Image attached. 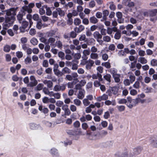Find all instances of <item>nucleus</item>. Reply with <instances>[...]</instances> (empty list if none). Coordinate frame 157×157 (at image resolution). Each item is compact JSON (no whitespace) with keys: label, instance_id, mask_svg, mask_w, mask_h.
Masks as SVG:
<instances>
[{"label":"nucleus","instance_id":"nucleus-26","mask_svg":"<svg viewBox=\"0 0 157 157\" xmlns=\"http://www.w3.org/2000/svg\"><path fill=\"white\" fill-rule=\"evenodd\" d=\"M43 91L46 95H48L50 97L52 91H50L48 88L45 87L43 88Z\"/></svg>","mask_w":157,"mask_h":157},{"label":"nucleus","instance_id":"nucleus-35","mask_svg":"<svg viewBox=\"0 0 157 157\" xmlns=\"http://www.w3.org/2000/svg\"><path fill=\"white\" fill-rule=\"evenodd\" d=\"M56 10L59 15L62 16L64 15L65 13L64 11L62 10L61 8H57Z\"/></svg>","mask_w":157,"mask_h":157},{"label":"nucleus","instance_id":"nucleus-3","mask_svg":"<svg viewBox=\"0 0 157 157\" xmlns=\"http://www.w3.org/2000/svg\"><path fill=\"white\" fill-rule=\"evenodd\" d=\"M35 6V4L33 3H29L28 6H25L22 7L21 10L23 11L24 12L26 13L27 11L29 13H31L32 12V9Z\"/></svg>","mask_w":157,"mask_h":157},{"label":"nucleus","instance_id":"nucleus-40","mask_svg":"<svg viewBox=\"0 0 157 157\" xmlns=\"http://www.w3.org/2000/svg\"><path fill=\"white\" fill-rule=\"evenodd\" d=\"M109 12L106 10H104L103 12V19L104 20L106 19V17L108 16L109 14Z\"/></svg>","mask_w":157,"mask_h":157},{"label":"nucleus","instance_id":"nucleus-14","mask_svg":"<svg viewBox=\"0 0 157 157\" xmlns=\"http://www.w3.org/2000/svg\"><path fill=\"white\" fill-rule=\"evenodd\" d=\"M25 14L26 13L24 12L21 10L19 12L17 16V18L20 23H21V21L24 15H25Z\"/></svg>","mask_w":157,"mask_h":157},{"label":"nucleus","instance_id":"nucleus-2","mask_svg":"<svg viewBox=\"0 0 157 157\" xmlns=\"http://www.w3.org/2000/svg\"><path fill=\"white\" fill-rule=\"evenodd\" d=\"M137 105L136 98L135 99H132L130 97H127L126 105L129 108L131 109Z\"/></svg>","mask_w":157,"mask_h":157},{"label":"nucleus","instance_id":"nucleus-6","mask_svg":"<svg viewBox=\"0 0 157 157\" xmlns=\"http://www.w3.org/2000/svg\"><path fill=\"white\" fill-rule=\"evenodd\" d=\"M150 144L154 148H157V136H154L149 139Z\"/></svg>","mask_w":157,"mask_h":157},{"label":"nucleus","instance_id":"nucleus-21","mask_svg":"<svg viewBox=\"0 0 157 157\" xmlns=\"http://www.w3.org/2000/svg\"><path fill=\"white\" fill-rule=\"evenodd\" d=\"M43 82L44 84H47V87L49 88H52L53 86V82L50 80H45Z\"/></svg>","mask_w":157,"mask_h":157},{"label":"nucleus","instance_id":"nucleus-27","mask_svg":"<svg viewBox=\"0 0 157 157\" xmlns=\"http://www.w3.org/2000/svg\"><path fill=\"white\" fill-rule=\"evenodd\" d=\"M108 71L110 72L113 76L117 74V70L115 68H111L108 70Z\"/></svg>","mask_w":157,"mask_h":157},{"label":"nucleus","instance_id":"nucleus-20","mask_svg":"<svg viewBox=\"0 0 157 157\" xmlns=\"http://www.w3.org/2000/svg\"><path fill=\"white\" fill-rule=\"evenodd\" d=\"M92 77L93 79H97L98 78L99 82L102 80L101 75L98 73L97 74L93 75H92Z\"/></svg>","mask_w":157,"mask_h":157},{"label":"nucleus","instance_id":"nucleus-36","mask_svg":"<svg viewBox=\"0 0 157 157\" xmlns=\"http://www.w3.org/2000/svg\"><path fill=\"white\" fill-rule=\"evenodd\" d=\"M104 78L108 82L109 84L111 82V75L109 74H107L105 75L104 76Z\"/></svg>","mask_w":157,"mask_h":157},{"label":"nucleus","instance_id":"nucleus-16","mask_svg":"<svg viewBox=\"0 0 157 157\" xmlns=\"http://www.w3.org/2000/svg\"><path fill=\"white\" fill-rule=\"evenodd\" d=\"M108 99V96L107 94H104L103 95L97 97L96 98L97 101H100L102 100H107Z\"/></svg>","mask_w":157,"mask_h":157},{"label":"nucleus","instance_id":"nucleus-47","mask_svg":"<svg viewBox=\"0 0 157 157\" xmlns=\"http://www.w3.org/2000/svg\"><path fill=\"white\" fill-rule=\"evenodd\" d=\"M103 39L104 41L109 42L110 41L111 39L109 36H105L103 37Z\"/></svg>","mask_w":157,"mask_h":157},{"label":"nucleus","instance_id":"nucleus-19","mask_svg":"<svg viewBox=\"0 0 157 157\" xmlns=\"http://www.w3.org/2000/svg\"><path fill=\"white\" fill-rule=\"evenodd\" d=\"M138 62L142 64H146L147 62V59L144 57H140L138 59Z\"/></svg>","mask_w":157,"mask_h":157},{"label":"nucleus","instance_id":"nucleus-23","mask_svg":"<svg viewBox=\"0 0 157 157\" xmlns=\"http://www.w3.org/2000/svg\"><path fill=\"white\" fill-rule=\"evenodd\" d=\"M94 37L97 40L101 39L102 38V36L99 33L98 31H95L94 32L93 34Z\"/></svg>","mask_w":157,"mask_h":157},{"label":"nucleus","instance_id":"nucleus-39","mask_svg":"<svg viewBox=\"0 0 157 157\" xmlns=\"http://www.w3.org/2000/svg\"><path fill=\"white\" fill-rule=\"evenodd\" d=\"M121 36V32L120 31H118L115 34L114 37L116 39L118 40L120 39Z\"/></svg>","mask_w":157,"mask_h":157},{"label":"nucleus","instance_id":"nucleus-22","mask_svg":"<svg viewBox=\"0 0 157 157\" xmlns=\"http://www.w3.org/2000/svg\"><path fill=\"white\" fill-rule=\"evenodd\" d=\"M53 97L55 98L58 99L60 98L61 97L60 94L58 93H54L52 91L50 97Z\"/></svg>","mask_w":157,"mask_h":157},{"label":"nucleus","instance_id":"nucleus-64","mask_svg":"<svg viewBox=\"0 0 157 157\" xmlns=\"http://www.w3.org/2000/svg\"><path fill=\"white\" fill-rule=\"evenodd\" d=\"M109 50L111 51H114L115 50V46L113 44H110L108 48Z\"/></svg>","mask_w":157,"mask_h":157},{"label":"nucleus","instance_id":"nucleus-42","mask_svg":"<svg viewBox=\"0 0 157 157\" xmlns=\"http://www.w3.org/2000/svg\"><path fill=\"white\" fill-rule=\"evenodd\" d=\"M25 63L26 64H28L31 63L32 61L30 57L27 56L24 60Z\"/></svg>","mask_w":157,"mask_h":157},{"label":"nucleus","instance_id":"nucleus-49","mask_svg":"<svg viewBox=\"0 0 157 157\" xmlns=\"http://www.w3.org/2000/svg\"><path fill=\"white\" fill-rule=\"evenodd\" d=\"M111 90L112 93L114 94H116L117 93L118 89L117 87H114L111 88Z\"/></svg>","mask_w":157,"mask_h":157},{"label":"nucleus","instance_id":"nucleus-37","mask_svg":"<svg viewBox=\"0 0 157 157\" xmlns=\"http://www.w3.org/2000/svg\"><path fill=\"white\" fill-rule=\"evenodd\" d=\"M5 23L4 24L3 28L5 29H7V28L9 27L10 26L12 25L13 23H10V22H7L6 21V19H5Z\"/></svg>","mask_w":157,"mask_h":157},{"label":"nucleus","instance_id":"nucleus-52","mask_svg":"<svg viewBox=\"0 0 157 157\" xmlns=\"http://www.w3.org/2000/svg\"><path fill=\"white\" fill-rule=\"evenodd\" d=\"M81 23V20L79 18H76L74 20V23L76 25H78Z\"/></svg>","mask_w":157,"mask_h":157},{"label":"nucleus","instance_id":"nucleus-30","mask_svg":"<svg viewBox=\"0 0 157 157\" xmlns=\"http://www.w3.org/2000/svg\"><path fill=\"white\" fill-rule=\"evenodd\" d=\"M120 75L119 74H117L113 76L114 81L116 82H119L120 81Z\"/></svg>","mask_w":157,"mask_h":157},{"label":"nucleus","instance_id":"nucleus-25","mask_svg":"<svg viewBox=\"0 0 157 157\" xmlns=\"http://www.w3.org/2000/svg\"><path fill=\"white\" fill-rule=\"evenodd\" d=\"M157 13V9H153L149 10V15L150 17L155 16Z\"/></svg>","mask_w":157,"mask_h":157},{"label":"nucleus","instance_id":"nucleus-63","mask_svg":"<svg viewBox=\"0 0 157 157\" xmlns=\"http://www.w3.org/2000/svg\"><path fill=\"white\" fill-rule=\"evenodd\" d=\"M145 99H142L139 98H136V101L137 104L139 102H141V103H143L145 101Z\"/></svg>","mask_w":157,"mask_h":157},{"label":"nucleus","instance_id":"nucleus-45","mask_svg":"<svg viewBox=\"0 0 157 157\" xmlns=\"http://www.w3.org/2000/svg\"><path fill=\"white\" fill-rule=\"evenodd\" d=\"M82 102L84 105L85 106H87L90 104V102L86 98H84L82 101Z\"/></svg>","mask_w":157,"mask_h":157},{"label":"nucleus","instance_id":"nucleus-46","mask_svg":"<svg viewBox=\"0 0 157 157\" xmlns=\"http://www.w3.org/2000/svg\"><path fill=\"white\" fill-rule=\"evenodd\" d=\"M117 108L118 109V110L120 112H122L124 110L125 107L124 105H117Z\"/></svg>","mask_w":157,"mask_h":157},{"label":"nucleus","instance_id":"nucleus-34","mask_svg":"<svg viewBox=\"0 0 157 157\" xmlns=\"http://www.w3.org/2000/svg\"><path fill=\"white\" fill-rule=\"evenodd\" d=\"M47 8V6L44 5L39 10V13L41 15H42L45 13V10Z\"/></svg>","mask_w":157,"mask_h":157},{"label":"nucleus","instance_id":"nucleus-18","mask_svg":"<svg viewBox=\"0 0 157 157\" xmlns=\"http://www.w3.org/2000/svg\"><path fill=\"white\" fill-rule=\"evenodd\" d=\"M85 92V91L84 90H80L78 94V98L79 99H82L84 97Z\"/></svg>","mask_w":157,"mask_h":157},{"label":"nucleus","instance_id":"nucleus-33","mask_svg":"<svg viewBox=\"0 0 157 157\" xmlns=\"http://www.w3.org/2000/svg\"><path fill=\"white\" fill-rule=\"evenodd\" d=\"M44 87V85L42 83H39L35 88V90L36 91L42 90Z\"/></svg>","mask_w":157,"mask_h":157},{"label":"nucleus","instance_id":"nucleus-24","mask_svg":"<svg viewBox=\"0 0 157 157\" xmlns=\"http://www.w3.org/2000/svg\"><path fill=\"white\" fill-rule=\"evenodd\" d=\"M105 103L106 105H112L113 106H115L116 105V102L115 100H113L111 101L109 100H107L105 102Z\"/></svg>","mask_w":157,"mask_h":157},{"label":"nucleus","instance_id":"nucleus-48","mask_svg":"<svg viewBox=\"0 0 157 157\" xmlns=\"http://www.w3.org/2000/svg\"><path fill=\"white\" fill-rule=\"evenodd\" d=\"M48 36H52L55 34V32L53 30H51L46 33Z\"/></svg>","mask_w":157,"mask_h":157},{"label":"nucleus","instance_id":"nucleus-50","mask_svg":"<svg viewBox=\"0 0 157 157\" xmlns=\"http://www.w3.org/2000/svg\"><path fill=\"white\" fill-rule=\"evenodd\" d=\"M16 56L18 58H22L23 56V54L21 52L17 51L16 53Z\"/></svg>","mask_w":157,"mask_h":157},{"label":"nucleus","instance_id":"nucleus-43","mask_svg":"<svg viewBox=\"0 0 157 157\" xmlns=\"http://www.w3.org/2000/svg\"><path fill=\"white\" fill-rule=\"evenodd\" d=\"M74 104L77 106H80L81 104V101L78 99H76L73 101Z\"/></svg>","mask_w":157,"mask_h":157},{"label":"nucleus","instance_id":"nucleus-5","mask_svg":"<svg viewBox=\"0 0 157 157\" xmlns=\"http://www.w3.org/2000/svg\"><path fill=\"white\" fill-rule=\"evenodd\" d=\"M30 81V82L27 85V86L29 87H33L36 86L37 83L38 81L34 75H31L29 77Z\"/></svg>","mask_w":157,"mask_h":157},{"label":"nucleus","instance_id":"nucleus-28","mask_svg":"<svg viewBox=\"0 0 157 157\" xmlns=\"http://www.w3.org/2000/svg\"><path fill=\"white\" fill-rule=\"evenodd\" d=\"M90 57L92 59H96L98 58V55L96 53H91L90 55Z\"/></svg>","mask_w":157,"mask_h":157},{"label":"nucleus","instance_id":"nucleus-7","mask_svg":"<svg viewBox=\"0 0 157 157\" xmlns=\"http://www.w3.org/2000/svg\"><path fill=\"white\" fill-rule=\"evenodd\" d=\"M49 153L53 157H59L60 154L57 149L55 148H52L49 151Z\"/></svg>","mask_w":157,"mask_h":157},{"label":"nucleus","instance_id":"nucleus-60","mask_svg":"<svg viewBox=\"0 0 157 157\" xmlns=\"http://www.w3.org/2000/svg\"><path fill=\"white\" fill-rule=\"evenodd\" d=\"M146 52L147 55V56H151L153 54V51L150 49H147L146 50Z\"/></svg>","mask_w":157,"mask_h":157},{"label":"nucleus","instance_id":"nucleus-44","mask_svg":"<svg viewBox=\"0 0 157 157\" xmlns=\"http://www.w3.org/2000/svg\"><path fill=\"white\" fill-rule=\"evenodd\" d=\"M138 55L140 56L143 57L145 55V51L140 48L139 49Z\"/></svg>","mask_w":157,"mask_h":157},{"label":"nucleus","instance_id":"nucleus-10","mask_svg":"<svg viewBox=\"0 0 157 157\" xmlns=\"http://www.w3.org/2000/svg\"><path fill=\"white\" fill-rule=\"evenodd\" d=\"M62 109L64 111V114L66 115L69 116L71 113L70 110L68 108V106L65 104L63 105Z\"/></svg>","mask_w":157,"mask_h":157},{"label":"nucleus","instance_id":"nucleus-4","mask_svg":"<svg viewBox=\"0 0 157 157\" xmlns=\"http://www.w3.org/2000/svg\"><path fill=\"white\" fill-rule=\"evenodd\" d=\"M45 44H49L52 47L55 48L56 46V39L55 37H50L47 40L46 42L44 43Z\"/></svg>","mask_w":157,"mask_h":157},{"label":"nucleus","instance_id":"nucleus-32","mask_svg":"<svg viewBox=\"0 0 157 157\" xmlns=\"http://www.w3.org/2000/svg\"><path fill=\"white\" fill-rule=\"evenodd\" d=\"M62 71L63 74H69L71 73V71L69 68L65 67L62 69Z\"/></svg>","mask_w":157,"mask_h":157},{"label":"nucleus","instance_id":"nucleus-56","mask_svg":"<svg viewBox=\"0 0 157 157\" xmlns=\"http://www.w3.org/2000/svg\"><path fill=\"white\" fill-rule=\"evenodd\" d=\"M133 87L136 89H138L140 87V83L138 81H136L133 85Z\"/></svg>","mask_w":157,"mask_h":157},{"label":"nucleus","instance_id":"nucleus-12","mask_svg":"<svg viewBox=\"0 0 157 157\" xmlns=\"http://www.w3.org/2000/svg\"><path fill=\"white\" fill-rule=\"evenodd\" d=\"M142 150V148L141 147H138L134 148L133 151L131 150V153L132 154L133 156L135 155H137L140 154Z\"/></svg>","mask_w":157,"mask_h":157},{"label":"nucleus","instance_id":"nucleus-38","mask_svg":"<svg viewBox=\"0 0 157 157\" xmlns=\"http://www.w3.org/2000/svg\"><path fill=\"white\" fill-rule=\"evenodd\" d=\"M150 64L153 67L157 66V60L155 59H152L150 61Z\"/></svg>","mask_w":157,"mask_h":157},{"label":"nucleus","instance_id":"nucleus-31","mask_svg":"<svg viewBox=\"0 0 157 157\" xmlns=\"http://www.w3.org/2000/svg\"><path fill=\"white\" fill-rule=\"evenodd\" d=\"M30 41L31 43L34 46L38 44V41L37 39L35 37L32 38Z\"/></svg>","mask_w":157,"mask_h":157},{"label":"nucleus","instance_id":"nucleus-53","mask_svg":"<svg viewBox=\"0 0 157 157\" xmlns=\"http://www.w3.org/2000/svg\"><path fill=\"white\" fill-rule=\"evenodd\" d=\"M130 35L132 34V36L134 37L136 36L139 35V33L136 31H130Z\"/></svg>","mask_w":157,"mask_h":157},{"label":"nucleus","instance_id":"nucleus-61","mask_svg":"<svg viewBox=\"0 0 157 157\" xmlns=\"http://www.w3.org/2000/svg\"><path fill=\"white\" fill-rule=\"evenodd\" d=\"M43 26V24L41 21H39L37 22L36 27L38 29H41Z\"/></svg>","mask_w":157,"mask_h":157},{"label":"nucleus","instance_id":"nucleus-8","mask_svg":"<svg viewBox=\"0 0 157 157\" xmlns=\"http://www.w3.org/2000/svg\"><path fill=\"white\" fill-rule=\"evenodd\" d=\"M65 88L66 86L64 84H62L61 85L57 84L54 86L53 90L55 91H63Z\"/></svg>","mask_w":157,"mask_h":157},{"label":"nucleus","instance_id":"nucleus-57","mask_svg":"<svg viewBox=\"0 0 157 157\" xmlns=\"http://www.w3.org/2000/svg\"><path fill=\"white\" fill-rule=\"evenodd\" d=\"M130 93L132 95L134 96L137 94V92L136 90L132 89L130 91Z\"/></svg>","mask_w":157,"mask_h":157},{"label":"nucleus","instance_id":"nucleus-1","mask_svg":"<svg viewBox=\"0 0 157 157\" xmlns=\"http://www.w3.org/2000/svg\"><path fill=\"white\" fill-rule=\"evenodd\" d=\"M3 12H6L5 17L6 21L10 22V24L13 23L15 19L14 16L16 15V10L14 8H11Z\"/></svg>","mask_w":157,"mask_h":157},{"label":"nucleus","instance_id":"nucleus-55","mask_svg":"<svg viewBox=\"0 0 157 157\" xmlns=\"http://www.w3.org/2000/svg\"><path fill=\"white\" fill-rule=\"evenodd\" d=\"M6 60L7 62H10L11 59V57L9 54H6L5 56Z\"/></svg>","mask_w":157,"mask_h":157},{"label":"nucleus","instance_id":"nucleus-58","mask_svg":"<svg viewBox=\"0 0 157 157\" xmlns=\"http://www.w3.org/2000/svg\"><path fill=\"white\" fill-rule=\"evenodd\" d=\"M56 105L59 107L62 106L63 105V101L59 100L57 101L56 103Z\"/></svg>","mask_w":157,"mask_h":157},{"label":"nucleus","instance_id":"nucleus-41","mask_svg":"<svg viewBox=\"0 0 157 157\" xmlns=\"http://www.w3.org/2000/svg\"><path fill=\"white\" fill-rule=\"evenodd\" d=\"M10 50V46L8 45H6L4 46L3 51L6 52H9Z\"/></svg>","mask_w":157,"mask_h":157},{"label":"nucleus","instance_id":"nucleus-9","mask_svg":"<svg viewBox=\"0 0 157 157\" xmlns=\"http://www.w3.org/2000/svg\"><path fill=\"white\" fill-rule=\"evenodd\" d=\"M90 49L84 50L83 52V55L82 58L83 59L87 60L88 59L87 56L89 55L90 54Z\"/></svg>","mask_w":157,"mask_h":157},{"label":"nucleus","instance_id":"nucleus-51","mask_svg":"<svg viewBox=\"0 0 157 157\" xmlns=\"http://www.w3.org/2000/svg\"><path fill=\"white\" fill-rule=\"evenodd\" d=\"M95 41V40L93 38H90L87 40L88 44L91 45L92 44H94Z\"/></svg>","mask_w":157,"mask_h":157},{"label":"nucleus","instance_id":"nucleus-15","mask_svg":"<svg viewBox=\"0 0 157 157\" xmlns=\"http://www.w3.org/2000/svg\"><path fill=\"white\" fill-rule=\"evenodd\" d=\"M94 63V62L93 61L91 60H88V62L86 66V68L87 70H90Z\"/></svg>","mask_w":157,"mask_h":157},{"label":"nucleus","instance_id":"nucleus-11","mask_svg":"<svg viewBox=\"0 0 157 157\" xmlns=\"http://www.w3.org/2000/svg\"><path fill=\"white\" fill-rule=\"evenodd\" d=\"M29 125L30 129L32 130L42 129V127L40 125L33 123H30Z\"/></svg>","mask_w":157,"mask_h":157},{"label":"nucleus","instance_id":"nucleus-59","mask_svg":"<svg viewBox=\"0 0 157 157\" xmlns=\"http://www.w3.org/2000/svg\"><path fill=\"white\" fill-rule=\"evenodd\" d=\"M70 109L71 111L74 112L76 111L77 108L75 105H71L70 106Z\"/></svg>","mask_w":157,"mask_h":157},{"label":"nucleus","instance_id":"nucleus-17","mask_svg":"<svg viewBox=\"0 0 157 157\" xmlns=\"http://www.w3.org/2000/svg\"><path fill=\"white\" fill-rule=\"evenodd\" d=\"M38 35L39 37H40L39 39L40 41L43 43L46 42L47 39L44 37V34L41 32H39L38 33Z\"/></svg>","mask_w":157,"mask_h":157},{"label":"nucleus","instance_id":"nucleus-13","mask_svg":"<svg viewBox=\"0 0 157 157\" xmlns=\"http://www.w3.org/2000/svg\"><path fill=\"white\" fill-rule=\"evenodd\" d=\"M121 157H133L132 154L131 153V150L124 152L121 155Z\"/></svg>","mask_w":157,"mask_h":157},{"label":"nucleus","instance_id":"nucleus-54","mask_svg":"<svg viewBox=\"0 0 157 157\" xmlns=\"http://www.w3.org/2000/svg\"><path fill=\"white\" fill-rule=\"evenodd\" d=\"M130 81L131 83H132L135 80L136 77L133 75H130L129 76Z\"/></svg>","mask_w":157,"mask_h":157},{"label":"nucleus","instance_id":"nucleus-29","mask_svg":"<svg viewBox=\"0 0 157 157\" xmlns=\"http://www.w3.org/2000/svg\"><path fill=\"white\" fill-rule=\"evenodd\" d=\"M90 22L93 24H96L98 21V20L94 17L93 16L90 17Z\"/></svg>","mask_w":157,"mask_h":157},{"label":"nucleus","instance_id":"nucleus-62","mask_svg":"<svg viewBox=\"0 0 157 157\" xmlns=\"http://www.w3.org/2000/svg\"><path fill=\"white\" fill-rule=\"evenodd\" d=\"M102 65L103 66H105L107 68H109L111 67V65L110 63L108 62H106L104 63H102Z\"/></svg>","mask_w":157,"mask_h":157}]
</instances>
